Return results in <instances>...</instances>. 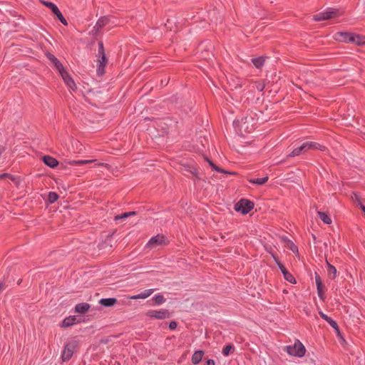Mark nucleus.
<instances>
[{
	"mask_svg": "<svg viewBox=\"0 0 365 365\" xmlns=\"http://www.w3.org/2000/svg\"><path fill=\"white\" fill-rule=\"evenodd\" d=\"M284 350L292 356H296L299 358L303 357L306 354V348L304 344L299 340L295 339L294 345L286 346Z\"/></svg>",
	"mask_w": 365,
	"mask_h": 365,
	"instance_id": "f03ea898",
	"label": "nucleus"
},
{
	"mask_svg": "<svg viewBox=\"0 0 365 365\" xmlns=\"http://www.w3.org/2000/svg\"><path fill=\"white\" fill-rule=\"evenodd\" d=\"M145 316L151 319H165L170 318L172 313L168 309H161L159 310H148L145 313Z\"/></svg>",
	"mask_w": 365,
	"mask_h": 365,
	"instance_id": "423d86ee",
	"label": "nucleus"
},
{
	"mask_svg": "<svg viewBox=\"0 0 365 365\" xmlns=\"http://www.w3.org/2000/svg\"><path fill=\"white\" fill-rule=\"evenodd\" d=\"M302 153H305L304 151L302 145H301L300 146L294 148L289 155H287V158L298 156Z\"/></svg>",
	"mask_w": 365,
	"mask_h": 365,
	"instance_id": "7c9ffc66",
	"label": "nucleus"
},
{
	"mask_svg": "<svg viewBox=\"0 0 365 365\" xmlns=\"http://www.w3.org/2000/svg\"><path fill=\"white\" fill-rule=\"evenodd\" d=\"M79 346V341L73 339L66 342L61 353V359L63 362L68 361Z\"/></svg>",
	"mask_w": 365,
	"mask_h": 365,
	"instance_id": "f257e3e1",
	"label": "nucleus"
},
{
	"mask_svg": "<svg viewBox=\"0 0 365 365\" xmlns=\"http://www.w3.org/2000/svg\"><path fill=\"white\" fill-rule=\"evenodd\" d=\"M202 46H203V43H200V44L199 45V48H201L202 47Z\"/></svg>",
	"mask_w": 365,
	"mask_h": 365,
	"instance_id": "8fccbe9b",
	"label": "nucleus"
},
{
	"mask_svg": "<svg viewBox=\"0 0 365 365\" xmlns=\"http://www.w3.org/2000/svg\"><path fill=\"white\" fill-rule=\"evenodd\" d=\"M204 158L205 160L209 163V165L211 166V168L218 172V173H226V174H230V175H235L236 173H234V172H228V171H226L225 170H223L222 168L218 167L217 165H216L211 160H210L206 156H204Z\"/></svg>",
	"mask_w": 365,
	"mask_h": 365,
	"instance_id": "4be33fe9",
	"label": "nucleus"
},
{
	"mask_svg": "<svg viewBox=\"0 0 365 365\" xmlns=\"http://www.w3.org/2000/svg\"><path fill=\"white\" fill-rule=\"evenodd\" d=\"M327 274H328L329 277L331 279H334L336 277V273H337L336 267L334 265L331 264L327 260Z\"/></svg>",
	"mask_w": 365,
	"mask_h": 365,
	"instance_id": "c85d7f7f",
	"label": "nucleus"
},
{
	"mask_svg": "<svg viewBox=\"0 0 365 365\" xmlns=\"http://www.w3.org/2000/svg\"><path fill=\"white\" fill-rule=\"evenodd\" d=\"M81 320L78 319L77 316H69L66 317L61 323V327L68 328L76 323H81Z\"/></svg>",
	"mask_w": 365,
	"mask_h": 365,
	"instance_id": "f3484780",
	"label": "nucleus"
},
{
	"mask_svg": "<svg viewBox=\"0 0 365 365\" xmlns=\"http://www.w3.org/2000/svg\"><path fill=\"white\" fill-rule=\"evenodd\" d=\"M127 215L128 217L134 216L136 215V212H135V211L127 212Z\"/></svg>",
	"mask_w": 365,
	"mask_h": 365,
	"instance_id": "49530a36",
	"label": "nucleus"
},
{
	"mask_svg": "<svg viewBox=\"0 0 365 365\" xmlns=\"http://www.w3.org/2000/svg\"><path fill=\"white\" fill-rule=\"evenodd\" d=\"M185 170L192 174L195 179L200 180V178L198 176V170L195 166H187Z\"/></svg>",
	"mask_w": 365,
	"mask_h": 365,
	"instance_id": "473e14b6",
	"label": "nucleus"
},
{
	"mask_svg": "<svg viewBox=\"0 0 365 365\" xmlns=\"http://www.w3.org/2000/svg\"><path fill=\"white\" fill-rule=\"evenodd\" d=\"M154 289H145L143 292H140V294L131 296L129 298L130 299H145L150 296L154 292Z\"/></svg>",
	"mask_w": 365,
	"mask_h": 365,
	"instance_id": "412c9836",
	"label": "nucleus"
},
{
	"mask_svg": "<svg viewBox=\"0 0 365 365\" xmlns=\"http://www.w3.org/2000/svg\"><path fill=\"white\" fill-rule=\"evenodd\" d=\"M340 16L339 10L334 8H329L327 11L319 12L313 16L315 21H322L337 18Z\"/></svg>",
	"mask_w": 365,
	"mask_h": 365,
	"instance_id": "7ed1b4c3",
	"label": "nucleus"
},
{
	"mask_svg": "<svg viewBox=\"0 0 365 365\" xmlns=\"http://www.w3.org/2000/svg\"><path fill=\"white\" fill-rule=\"evenodd\" d=\"M318 217L325 224L330 225L331 223V219L329 215L324 212L318 211L317 212Z\"/></svg>",
	"mask_w": 365,
	"mask_h": 365,
	"instance_id": "cd10ccee",
	"label": "nucleus"
},
{
	"mask_svg": "<svg viewBox=\"0 0 365 365\" xmlns=\"http://www.w3.org/2000/svg\"><path fill=\"white\" fill-rule=\"evenodd\" d=\"M266 58V56H259L257 58H252L251 61L257 68H261L264 66Z\"/></svg>",
	"mask_w": 365,
	"mask_h": 365,
	"instance_id": "bb28decb",
	"label": "nucleus"
},
{
	"mask_svg": "<svg viewBox=\"0 0 365 365\" xmlns=\"http://www.w3.org/2000/svg\"><path fill=\"white\" fill-rule=\"evenodd\" d=\"M235 351V346L233 344H227L225 346L222 350V354L225 356H229L231 353H232Z\"/></svg>",
	"mask_w": 365,
	"mask_h": 365,
	"instance_id": "72a5a7b5",
	"label": "nucleus"
},
{
	"mask_svg": "<svg viewBox=\"0 0 365 365\" xmlns=\"http://www.w3.org/2000/svg\"><path fill=\"white\" fill-rule=\"evenodd\" d=\"M92 160H64L59 163L58 166H59V170H65L68 168V165L71 166H81L83 165L93 163Z\"/></svg>",
	"mask_w": 365,
	"mask_h": 365,
	"instance_id": "9b49d317",
	"label": "nucleus"
},
{
	"mask_svg": "<svg viewBox=\"0 0 365 365\" xmlns=\"http://www.w3.org/2000/svg\"><path fill=\"white\" fill-rule=\"evenodd\" d=\"M21 282H22V279H19V282H18V284L19 285Z\"/></svg>",
	"mask_w": 365,
	"mask_h": 365,
	"instance_id": "3c124183",
	"label": "nucleus"
},
{
	"mask_svg": "<svg viewBox=\"0 0 365 365\" xmlns=\"http://www.w3.org/2000/svg\"><path fill=\"white\" fill-rule=\"evenodd\" d=\"M352 36L354 40H351V43H354L357 46H364L365 45V36L361 34H357L353 33Z\"/></svg>",
	"mask_w": 365,
	"mask_h": 365,
	"instance_id": "5701e85b",
	"label": "nucleus"
},
{
	"mask_svg": "<svg viewBox=\"0 0 365 365\" xmlns=\"http://www.w3.org/2000/svg\"><path fill=\"white\" fill-rule=\"evenodd\" d=\"M218 11L215 9H213L209 13V16L210 19V21L213 24H217L218 23H221L222 21V16L218 15Z\"/></svg>",
	"mask_w": 365,
	"mask_h": 365,
	"instance_id": "393cba45",
	"label": "nucleus"
},
{
	"mask_svg": "<svg viewBox=\"0 0 365 365\" xmlns=\"http://www.w3.org/2000/svg\"><path fill=\"white\" fill-rule=\"evenodd\" d=\"M273 257L280 271L283 274L284 278L291 284H296L297 281L294 277L286 269L284 265L279 260L278 257L275 256H273Z\"/></svg>",
	"mask_w": 365,
	"mask_h": 365,
	"instance_id": "1a4fd4ad",
	"label": "nucleus"
},
{
	"mask_svg": "<svg viewBox=\"0 0 365 365\" xmlns=\"http://www.w3.org/2000/svg\"><path fill=\"white\" fill-rule=\"evenodd\" d=\"M98 57V65L96 71L98 76H102L105 73V67L108 63V59L106 54L100 55Z\"/></svg>",
	"mask_w": 365,
	"mask_h": 365,
	"instance_id": "dca6fc26",
	"label": "nucleus"
},
{
	"mask_svg": "<svg viewBox=\"0 0 365 365\" xmlns=\"http://www.w3.org/2000/svg\"><path fill=\"white\" fill-rule=\"evenodd\" d=\"M354 196L356 197V199H358L356 194H354Z\"/></svg>",
	"mask_w": 365,
	"mask_h": 365,
	"instance_id": "603ef678",
	"label": "nucleus"
},
{
	"mask_svg": "<svg viewBox=\"0 0 365 365\" xmlns=\"http://www.w3.org/2000/svg\"><path fill=\"white\" fill-rule=\"evenodd\" d=\"M110 21V16H103L98 19L96 25L93 27V33L98 34L100 30L103 28L106 25L108 24Z\"/></svg>",
	"mask_w": 365,
	"mask_h": 365,
	"instance_id": "2eb2a0df",
	"label": "nucleus"
},
{
	"mask_svg": "<svg viewBox=\"0 0 365 365\" xmlns=\"http://www.w3.org/2000/svg\"><path fill=\"white\" fill-rule=\"evenodd\" d=\"M59 198V195L56 192H49L47 201L50 203H54Z\"/></svg>",
	"mask_w": 365,
	"mask_h": 365,
	"instance_id": "f704fd0d",
	"label": "nucleus"
},
{
	"mask_svg": "<svg viewBox=\"0 0 365 365\" xmlns=\"http://www.w3.org/2000/svg\"><path fill=\"white\" fill-rule=\"evenodd\" d=\"M256 88L259 91H262L265 88V84L263 82H256Z\"/></svg>",
	"mask_w": 365,
	"mask_h": 365,
	"instance_id": "a19ab883",
	"label": "nucleus"
},
{
	"mask_svg": "<svg viewBox=\"0 0 365 365\" xmlns=\"http://www.w3.org/2000/svg\"><path fill=\"white\" fill-rule=\"evenodd\" d=\"M42 161L46 165L51 168H55L59 165L58 161L50 155H43L42 157Z\"/></svg>",
	"mask_w": 365,
	"mask_h": 365,
	"instance_id": "a211bd4d",
	"label": "nucleus"
},
{
	"mask_svg": "<svg viewBox=\"0 0 365 365\" xmlns=\"http://www.w3.org/2000/svg\"><path fill=\"white\" fill-rule=\"evenodd\" d=\"M168 243L167 237L163 234H158L152 237L148 242L146 247L149 249H153L160 245H165Z\"/></svg>",
	"mask_w": 365,
	"mask_h": 365,
	"instance_id": "0eeeda50",
	"label": "nucleus"
},
{
	"mask_svg": "<svg viewBox=\"0 0 365 365\" xmlns=\"http://www.w3.org/2000/svg\"><path fill=\"white\" fill-rule=\"evenodd\" d=\"M4 178H9L11 181L15 182L16 180V178L9 173H4L2 174H0V180L4 179Z\"/></svg>",
	"mask_w": 365,
	"mask_h": 365,
	"instance_id": "e433bc0d",
	"label": "nucleus"
},
{
	"mask_svg": "<svg viewBox=\"0 0 365 365\" xmlns=\"http://www.w3.org/2000/svg\"><path fill=\"white\" fill-rule=\"evenodd\" d=\"M317 294L320 299L324 301V284H320V286H317Z\"/></svg>",
	"mask_w": 365,
	"mask_h": 365,
	"instance_id": "c9c22d12",
	"label": "nucleus"
},
{
	"mask_svg": "<svg viewBox=\"0 0 365 365\" xmlns=\"http://www.w3.org/2000/svg\"><path fill=\"white\" fill-rule=\"evenodd\" d=\"M5 148L2 145H0V155L4 152Z\"/></svg>",
	"mask_w": 365,
	"mask_h": 365,
	"instance_id": "09e8293b",
	"label": "nucleus"
},
{
	"mask_svg": "<svg viewBox=\"0 0 365 365\" xmlns=\"http://www.w3.org/2000/svg\"><path fill=\"white\" fill-rule=\"evenodd\" d=\"M165 298L162 294H155L150 301L153 302L152 305H160L165 302Z\"/></svg>",
	"mask_w": 365,
	"mask_h": 365,
	"instance_id": "c756f323",
	"label": "nucleus"
},
{
	"mask_svg": "<svg viewBox=\"0 0 365 365\" xmlns=\"http://www.w3.org/2000/svg\"><path fill=\"white\" fill-rule=\"evenodd\" d=\"M43 4L48 8H49L52 13L56 16L58 21H60L64 26L68 25L66 19L63 16L62 13L58 8V6L51 1H43Z\"/></svg>",
	"mask_w": 365,
	"mask_h": 365,
	"instance_id": "6e6552de",
	"label": "nucleus"
},
{
	"mask_svg": "<svg viewBox=\"0 0 365 365\" xmlns=\"http://www.w3.org/2000/svg\"><path fill=\"white\" fill-rule=\"evenodd\" d=\"M128 217V216L127 215V212H123V213H122L120 215H118L115 216L114 220L115 221H118L120 220H125V219H126Z\"/></svg>",
	"mask_w": 365,
	"mask_h": 365,
	"instance_id": "ea45409f",
	"label": "nucleus"
},
{
	"mask_svg": "<svg viewBox=\"0 0 365 365\" xmlns=\"http://www.w3.org/2000/svg\"><path fill=\"white\" fill-rule=\"evenodd\" d=\"M203 365H215V363L213 359H207L205 361Z\"/></svg>",
	"mask_w": 365,
	"mask_h": 365,
	"instance_id": "a18cd8bd",
	"label": "nucleus"
},
{
	"mask_svg": "<svg viewBox=\"0 0 365 365\" xmlns=\"http://www.w3.org/2000/svg\"><path fill=\"white\" fill-rule=\"evenodd\" d=\"M98 56L106 54L103 41H98Z\"/></svg>",
	"mask_w": 365,
	"mask_h": 365,
	"instance_id": "4c0bfd02",
	"label": "nucleus"
},
{
	"mask_svg": "<svg viewBox=\"0 0 365 365\" xmlns=\"http://www.w3.org/2000/svg\"><path fill=\"white\" fill-rule=\"evenodd\" d=\"M352 34L351 32L339 31L334 34V38L339 42L351 43V40H354Z\"/></svg>",
	"mask_w": 365,
	"mask_h": 365,
	"instance_id": "ddd939ff",
	"label": "nucleus"
},
{
	"mask_svg": "<svg viewBox=\"0 0 365 365\" xmlns=\"http://www.w3.org/2000/svg\"><path fill=\"white\" fill-rule=\"evenodd\" d=\"M269 180L268 176H265L261 178L249 179L248 181L252 184H257L258 185H262L265 184Z\"/></svg>",
	"mask_w": 365,
	"mask_h": 365,
	"instance_id": "2f4dec72",
	"label": "nucleus"
},
{
	"mask_svg": "<svg viewBox=\"0 0 365 365\" xmlns=\"http://www.w3.org/2000/svg\"><path fill=\"white\" fill-rule=\"evenodd\" d=\"M8 285L4 280L0 281V292H3Z\"/></svg>",
	"mask_w": 365,
	"mask_h": 365,
	"instance_id": "c03bdc74",
	"label": "nucleus"
},
{
	"mask_svg": "<svg viewBox=\"0 0 365 365\" xmlns=\"http://www.w3.org/2000/svg\"><path fill=\"white\" fill-rule=\"evenodd\" d=\"M257 120L251 115H247L242 118L240 120V129L246 133H252L255 129Z\"/></svg>",
	"mask_w": 365,
	"mask_h": 365,
	"instance_id": "20e7f679",
	"label": "nucleus"
},
{
	"mask_svg": "<svg viewBox=\"0 0 365 365\" xmlns=\"http://www.w3.org/2000/svg\"><path fill=\"white\" fill-rule=\"evenodd\" d=\"M254 202L250 200L242 198L234 206L235 211L242 215L249 213L254 208Z\"/></svg>",
	"mask_w": 365,
	"mask_h": 365,
	"instance_id": "39448f33",
	"label": "nucleus"
},
{
	"mask_svg": "<svg viewBox=\"0 0 365 365\" xmlns=\"http://www.w3.org/2000/svg\"><path fill=\"white\" fill-rule=\"evenodd\" d=\"M59 73L66 85L72 91H75L77 89V86L70 74L66 71L65 68H63L62 71H60Z\"/></svg>",
	"mask_w": 365,
	"mask_h": 365,
	"instance_id": "f8f14e48",
	"label": "nucleus"
},
{
	"mask_svg": "<svg viewBox=\"0 0 365 365\" xmlns=\"http://www.w3.org/2000/svg\"><path fill=\"white\" fill-rule=\"evenodd\" d=\"M360 208L364 212V215L365 216V205H364L362 203L360 202Z\"/></svg>",
	"mask_w": 365,
	"mask_h": 365,
	"instance_id": "de8ad7c7",
	"label": "nucleus"
},
{
	"mask_svg": "<svg viewBox=\"0 0 365 365\" xmlns=\"http://www.w3.org/2000/svg\"><path fill=\"white\" fill-rule=\"evenodd\" d=\"M315 282L317 286H320V284H323L322 278L317 272H315Z\"/></svg>",
	"mask_w": 365,
	"mask_h": 365,
	"instance_id": "79ce46f5",
	"label": "nucleus"
},
{
	"mask_svg": "<svg viewBox=\"0 0 365 365\" xmlns=\"http://www.w3.org/2000/svg\"><path fill=\"white\" fill-rule=\"evenodd\" d=\"M46 56L53 63L54 66L58 72H60V71H62L64 68L63 64L53 54L48 53Z\"/></svg>",
	"mask_w": 365,
	"mask_h": 365,
	"instance_id": "aec40b11",
	"label": "nucleus"
},
{
	"mask_svg": "<svg viewBox=\"0 0 365 365\" xmlns=\"http://www.w3.org/2000/svg\"><path fill=\"white\" fill-rule=\"evenodd\" d=\"M91 308V305L86 302L78 303L75 306V312L78 314H86Z\"/></svg>",
	"mask_w": 365,
	"mask_h": 365,
	"instance_id": "6ab92c4d",
	"label": "nucleus"
},
{
	"mask_svg": "<svg viewBox=\"0 0 365 365\" xmlns=\"http://www.w3.org/2000/svg\"><path fill=\"white\" fill-rule=\"evenodd\" d=\"M287 246L290 248V250L293 252H297L298 248L294 244V242L289 240H288Z\"/></svg>",
	"mask_w": 365,
	"mask_h": 365,
	"instance_id": "58836bf2",
	"label": "nucleus"
},
{
	"mask_svg": "<svg viewBox=\"0 0 365 365\" xmlns=\"http://www.w3.org/2000/svg\"><path fill=\"white\" fill-rule=\"evenodd\" d=\"M302 145L303 146L304 153H306L310 150H321V151H324L327 150L326 146L321 145L316 142L307 141V142L303 143Z\"/></svg>",
	"mask_w": 365,
	"mask_h": 365,
	"instance_id": "4468645a",
	"label": "nucleus"
},
{
	"mask_svg": "<svg viewBox=\"0 0 365 365\" xmlns=\"http://www.w3.org/2000/svg\"><path fill=\"white\" fill-rule=\"evenodd\" d=\"M204 354L205 352L202 350H197L195 351L191 358L192 363L193 364H198L201 361Z\"/></svg>",
	"mask_w": 365,
	"mask_h": 365,
	"instance_id": "a878e982",
	"label": "nucleus"
},
{
	"mask_svg": "<svg viewBox=\"0 0 365 365\" xmlns=\"http://www.w3.org/2000/svg\"><path fill=\"white\" fill-rule=\"evenodd\" d=\"M117 299L114 297L103 298L100 299L99 303L101 305L106 307H110L114 306L117 303Z\"/></svg>",
	"mask_w": 365,
	"mask_h": 365,
	"instance_id": "b1692460",
	"label": "nucleus"
},
{
	"mask_svg": "<svg viewBox=\"0 0 365 365\" xmlns=\"http://www.w3.org/2000/svg\"><path fill=\"white\" fill-rule=\"evenodd\" d=\"M319 314L322 319L325 320L334 329V331L336 334V336L339 338L344 339L343 335L340 331V329H339V327L337 322L335 320H334L332 318H331L330 317L325 314L324 312H322L321 311L319 312Z\"/></svg>",
	"mask_w": 365,
	"mask_h": 365,
	"instance_id": "9d476101",
	"label": "nucleus"
},
{
	"mask_svg": "<svg viewBox=\"0 0 365 365\" xmlns=\"http://www.w3.org/2000/svg\"><path fill=\"white\" fill-rule=\"evenodd\" d=\"M178 327V323L175 321H171L169 323L168 327L170 330H175Z\"/></svg>",
	"mask_w": 365,
	"mask_h": 365,
	"instance_id": "37998d69",
	"label": "nucleus"
}]
</instances>
